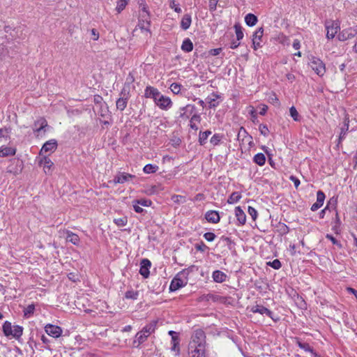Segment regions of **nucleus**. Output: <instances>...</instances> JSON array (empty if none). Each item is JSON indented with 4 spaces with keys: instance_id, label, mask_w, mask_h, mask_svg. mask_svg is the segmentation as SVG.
<instances>
[{
    "instance_id": "7ed1b4c3",
    "label": "nucleus",
    "mask_w": 357,
    "mask_h": 357,
    "mask_svg": "<svg viewBox=\"0 0 357 357\" xmlns=\"http://www.w3.org/2000/svg\"><path fill=\"white\" fill-rule=\"evenodd\" d=\"M312 69L319 76H323L326 73V67L324 63L319 59L312 56L309 63Z\"/></svg>"
},
{
    "instance_id": "e2e57ef3",
    "label": "nucleus",
    "mask_w": 357,
    "mask_h": 357,
    "mask_svg": "<svg viewBox=\"0 0 357 357\" xmlns=\"http://www.w3.org/2000/svg\"><path fill=\"white\" fill-rule=\"evenodd\" d=\"M132 206L135 211L137 213H142L144 211L142 207L139 206V204H137L135 200L132 202Z\"/></svg>"
},
{
    "instance_id": "4c0bfd02",
    "label": "nucleus",
    "mask_w": 357,
    "mask_h": 357,
    "mask_svg": "<svg viewBox=\"0 0 357 357\" xmlns=\"http://www.w3.org/2000/svg\"><path fill=\"white\" fill-rule=\"evenodd\" d=\"M277 230L282 236L285 235L289 232V227L286 224L282 222L278 223L277 226Z\"/></svg>"
},
{
    "instance_id": "5fc2aeb1",
    "label": "nucleus",
    "mask_w": 357,
    "mask_h": 357,
    "mask_svg": "<svg viewBox=\"0 0 357 357\" xmlns=\"http://www.w3.org/2000/svg\"><path fill=\"white\" fill-rule=\"evenodd\" d=\"M326 238L328 240H330L333 245H337L339 248H342L341 243L337 241L333 235L331 234H326Z\"/></svg>"
},
{
    "instance_id": "dca6fc26",
    "label": "nucleus",
    "mask_w": 357,
    "mask_h": 357,
    "mask_svg": "<svg viewBox=\"0 0 357 357\" xmlns=\"http://www.w3.org/2000/svg\"><path fill=\"white\" fill-rule=\"evenodd\" d=\"M325 194L321 191L319 190L317 192V202L314 203L311 206V211H316L324 204L325 199Z\"/></svg>"
},
{
    "instance_id": "393cba45",
    "label": "nucleus",
    "mask_w": 357,
    "mask_h": 357,
    "mask_svg": "<svg viewBox=\"0 0 357 357\" xmlns=\"http://www.w3.org/2000/svg\"><path fill=\"white\" fill-rule=\"evenodd\" d=\"M35 127L38 126V128H36L33 130L35 132L39 133L41 130H44L48 125L46 119L44 117H40L38 120H36L34 123Z\"/></svg>"
},
{
    "instance_id": "412c9836",
    "label": "nucleus",
    "mask_w": 357,
    "mask_h": 357,
    "mask_svg": "<svg viewBox=\"0 0 357 357\" xmlns=\"http://www.w3.org/2000/svg\"><path fill=\"white\" fill-rule=\"evenodd\" d=\"M212 278L215 282L222 283L226 281L227 275L221 271L215 270L212 273Z\"/></svg>"
},
{
    "instance_id": "1a4fd4ad",
    "label": "nucleus",
    "mask_w": 357,
    "mask_h": 357,
    "mask_svg": "<svg viewBox=\"0 0 357 357\" xmlns=\"http://www.w3.org/2000/svg\"><path fill=\"white\" fill-rule=\"evenodd\" d=\"M45 331L48 335L54 338L59 337L63 332L62 328L60 326L51 324H47L45 326Z\"/></svg>"
},
{
    "instance_id": "9b49d317",
    "label": "nucleus",
    "mask_w": 357,
    "mask_h": 357,
    "mask_svg": "<svg viewBox=\"0 0 357 357\" xmlns=\"http://www.w3.org/2000/svg\"><path fill=\"white\" fill-rule=\"evenodd\" d=\"M57 141L56 139H50L49 141H47L43 146H42V149L40 151V155H43L45 153L47 152H54L57 149Z\"/></svg>"
},
{
    "instance_id": "09e8293b",
    "label": "nucleus",
    "mask_w": 357,
    "mask_h": 357,
    "mask_svg": "<svg viewBox=\"0 0 357 357\" xmlns=\"http://www.w3.org/2000/svg\"><path fill=\"white\" fill-rule=\"evenodd\" d=\"M289 113H290V116L292 117V119L295 121H300L298 112H297V110L294 106H292L290 107Z\"/></svg>"
},
{
    "instance_id": "13d9d810",
    "label": "nucleus",
    "mask_w": 357,
    "mask_h": 357,
    "mask_svg": "<svg viewBox=\"0 0 357 357\" xmlns=\"http://www.w3.org/2000/svg\"><path fill=\"white\" fill-rule=\"evenodd\" d=\"M109 112L107 105L104 103L100 108L99 114L102 117H105Z\"/></svg>"
},
{
    "instance_id": "603ef678",
    "label": "nucleus",
    "mask_w": 357,
    "mask_h": 357,
    "mask_svg": "<svg viewBox=\"0 0 357 357\" xmlns=\"http://www.w3.org/2000/svg\"><path fill=\"white\" fill-rule=\"evenodd\" d=\"M180 109L181 111L186 110L190 116L195 112L196 107L193 105H187L185 107H183Z\"/></svg>"
},
{
    "instance_id": "4468645a",
    "label": "nucleus",
    "mask_w": 357,
    "mask_h": 357,
    "mask_svg": "<svg viewBox=\"0 0 357 357\" xmlns=\"http://www.w3.org/2000/svg\"><path fill=\"white\" fill-rule=\"evenodd\" d=\"M151 266V261L148 259H143L140 263L139 273L144 278H147L149 276V268Z\"/></svg>"
},
{
    "instance_id": "c03bdc74",
    "label": "nucleus",
    "mask_w": 357,
    "mask_h": 357,
    "mask_svg": "<svg viewBox=\"0 0 357 357\" xmlns=\"http://www.w3.org/2000/svg\"><path fill=\"white\" fill-rule=\"evenodd\" d=\"M241 137H243V140L244 139V138H248L249 139H252V137L250 135H248L246 130L243 127H241L238 130L237 135L238 139L240 140V138Z\"/></svg>"
},
{
    "instance_id": "052dcab7",
    "label": "nucleus",
    "mask_w": 357,
    "mask_h": 357,
    "mask_svg": "<svg viewBox=\"0 0 357 357\" xmlns=\"http://www.w3.org/2000/svg\"><path fill=\"white\" fill-rule=\"evenodd\" d=\"M204 237L207 241L212 242L215 240L216 236L213 232H206L204 234Z\"/></svg>"
},
{
    "instance_id": "9d476101",
    "label": "nucleus",
    "mask_w": 357,
    "mask_h": 357,
    "mask_svg": "<svg viewBox=\"0 0 357 357\" xmlns=\"http://www.w3.org/2000/svg\"><path fill=\"white\" fill-rule=\"evenodd\" d=\"M192 344L195 346L206 345V335L204 331L198 329L195 331L192 336Z\"/></svg>"
},
{
    "instance_id": "79ce46f5",
    "label": "nucleus",
    "mask_w": 357,
    "mask_h": 357,
    "mask_svg": "<svg viewBox=\"0 0 357 357\" xmlns=\"http://www.w3.org/2000/svg\"><path fill=\"white\" fill-rule=\"evenodd\" d=\"M128 3V0H119L117 1L116 10L118 13H120L123 10Z\"/></svg>"
},
{
    "instance_id": "72a5a7b5",
    "label": "nucleus",
    "mask_w": 357,
    "mask_h": 357,
    "mask_svg": "<svg viewBox=\"0 0 357 357\" xmlns=\"http://www.w3.org/2000/svg\"><path fill=\"white\" fill-rule=\"evenodd\" d=\"M253 161L259 166H263L266 162V157L264 153H257L254 158Z\"/></svg>"
},
{
    "instance_id": "de8ad7c7",
    "label": "nucleus",
    "mask_w": 357,
    "mask_h": 357,
    "mask_svg": "<svg viewBox=\"0 0 357 357\" xmlns=\"http://www.w3.org/2000/svg\"><path fill=\"white\" fill-rule=\"evenodd\" d=\"M114 222L118 226V227H123L127 225L128 223V218L127 217H122L119 218H115L114 220Z\"/></svg>"
},
{
    "instance_id": "ddd939ff",
    "label": "nucleus",
    "mask_w": 357,
    "mask_h": 357,
    "mask_svg": "<svg viewBox=\"0 0 357 357\" xmlns=\"http://www.w3.org/2000/svg\"><path fill=\"white\" fill-rule=\"evenodd\" d=\"M251 311L253 313H259L262 315L266 314L268 317L271 318L273 320L276 321V319H275L273 317V312L261 305H256L253 306L251 309ZM278 319H277V320Z\"/></svg>"
},
{
    "instance_id": "0eeeda50",
    "label": "nucleus",
    "mask_w": 357,
    "mask_h": 357,
    "mask_svg": "<svg viewBox=\"0 0 357 357\" xmlns=\"http://www.w3.org/2000/svg\"><path fill=\"white\" fill-rule=\"evenodd\" d=\"M357 34V26L350 27L342 30L337 35V38L340 41H345L348 39L354 38Z\"/></svg>"
},
{
    "instance_id": "a211bd4d",
    "label": "nucleus",
    "mask_w": 357,
    "mask_h": 357,
    "mask_svg": "<svg viewBox=\"0 0 357 357\" xmlns=\"http://www.w3.org/2000/svg\"><path fill=\"white\" fill-rule=\"evenodd\" d=\"M135 178V175L128 173H121L116 175L114 178V183H124L125 182L129 181L130 179Z\"/></svg>"
},
{
    "instance_id": "6e6552de",
    "label": "nucleus",
    "mask_w": 357,
    "mask_h": 357,
    "mask_svg": "<svg viewBox=\"0 0 357 357\" xmlns=\"http://www.w3.org/2000/svg\"><path fill=\"white\" fill-rule=\"evenodd\" d=\"M128 99L129 92L126 93L125 88H123L121 91V97L116 102V109L123 111L127 107Z\"/></svg>"
},
{
    "instance_id": "a18cd8bd",
    "label": "nucleus",
    "mask_w": 357,
    "mask_h": 357,
    "mask_svg": "<svg viewBox=\"0 0 357 357\" xmlns=\"http://www.w3.org/2000/svg\"><path fill=\"white\" fill-rule=\"evenodd\" d=\"M139 296V291L129 290L127 291L125 294V297L128 299L137 300Z\"/></svg>"
},
{
    "instance_id": "f8f14e48",
    "label": "nucleus",
    "mask_w": 357,
    "mask_h": 357,
    "mask_svg": "<svg viewBox=\"0 0 357 357\" xmlns=\"http://www.w3.org/2000/svg\"><path fill=\"white\" fill-rule=\"evenodd\" d=\"M264 29L262 27L257 29L252 36V45L255 50L261 47V38L263 37Z\"/></svg>"
},
{
    "instance_id": "8fccbe9b",
    "label": "nucleus",
    "mask_w": 357,
    "mask_h": 357,
    "mask_svg": "<svg viewBox=\"0 0 357 357\" xmlns=\"http://www.w3.org/2000/svg\"><path fill=\"white\" fill-rule=\"evenodd\" d=\"M169 7L177 13H181L182 12L180 5L177 3L175 0H170Z\"/></svg>"
},
{
    "instance_id": "6ab92c4d",
    "label": "nucleus",
    "mask_w": 357,
    "mask_h": 357,
    "mask_svg": "<svg viewBox=\"0 0 357 357\" xmlns=\"http://www.w3.org/2000/svg\"><path fill=\"white\" fill-rule=\"evenodd\" d=\"M206 220L211 223H218L220 222V218L219 213L216 211H209L205 214Z\"/></svg>"
},
{
    "instance_id": "4d7b16f0",
    "label": "nucleus",
    "mask_w": 357,
    "mask_h": 357,
    "mask_svg": "<svg viewBox=\"0 0 357 357\" xmlns=\"http://www.w3.org/2000/svg\"><path fill=\"white\" fill-rule=\"evenodd\" d=\"M259 130L260 133L264 135V137H267L269 133L268 128L266 125L265 124H260L259 127Z\"/></svg>"
},
{
    "instance_id": "37998d69",
    "label": "nucleus",
    "mask_w": 357,
    "mask_h": 357,
    "mask_svg": "<svg viewBox=\"0 0 357 357\" xmlns=\"http://www.w3.org/2000/svg\"><path fill=\"white\" fill-rule=\"evenodd\" d=\"M234 29L236 35V40H241L243 38V32L241 26L239 24H235Z\"/></svg>"
},
{
    "instance_id": "aec40b11",
    "label": "nucleus",
    "mask_w": 357,
    "mask_h": 357,
    "mask_svg": "<svg viewBox=\"0 0 357 357\" xmlns=\"http://www.w3.org/2000/svg\"><path fill=\"white\" fill-rule=\"evenodd\" d=\"M235 215L238 221V225H243L246 222V215L240 206L235 208Z\"/></svg>"
},
{
    "instance_id": "49530a36",
    "label": "nucleus",
    "mask_w": 357,
    "mask_h": 357,
    "mask_svg": "<svg viewBox=\"0 0 357 357\" xmlns=\"http://www.w3.org/2000/svg\"><path fill=\"white\" fill-rule=\"evenodd\" d=\"M266 264H267V266L272 267L275 270H278L282 266V264H281L280 261L278 259H275L272 261H268L266 263Z\"/></svg>"
},
{
    "instance_id": "7c9ffc66",
    "label": "nucleus",
    "mask_w": 357,
    "mask_h": 357,
    "mask_svg": "<svg viewBox=\"0 0 357 357\" xmlns=\"http://www.w3.org/2000/svg\"><path fill=\"white\" fill-rule=\"evenodd\" d=\"M179 342L180 340L178 336H173L172 338V351H176V355L178 356L180 354V348H179Z\"/></svg>"
},
{
    "instance_id": "c85d7f7f",
    "label": "nucleus",
    "mask_w": 357,
    "mask_h": 357,
    "mask_svg": "<svg viewBox=\"0 0 357 357\" xmlns=\"http://www.w3.org/2000/svg\"><path fill=\"white\" fill-rule=\"evenodd\" d=\"M257 21V17L252 13H248L245 17V22L248 26H255Z\"/></svg>"
},
{
    "instance_id": "bf43d9fd",
    "label": "nucleus",
    "mask_w": 357,
    "mask_h": 357,
    "mask_svg": "<svg viewBox=\"0 0 357 357\" xmlns=\"http://www.w3.org/2000/svg\"><path fill=\"white\" fill-rule=\"evenodd\" d=\"M248 212L249 215L252 217V219L253 220H255L257 219L258 213L255 208H253L252 206H248Z\"/></svg>"
},
{
    "instance_id": "4be33fe9",
    "label": "nucleus",
    "mask_w": 357,
    "mask_h": 357,
    "mask_svg": "<svg viewBox=\"0 0 357 357\" xmlns=\"http://www.w3.org/2000/svg\"><path fill=\"white\" fill-rule=\"evenodd\" d=\"M221 97L220 95L213 93L210 96H208L206 98V100L208 101V103L209 105L210 108H215L218 107L220 104V101H218V99H220Z\"/></svg>"
},
{
    "instance_id": "774afa93",
    "label": "nucleus",
    "mask_w": 357,
    "mask_h": 357,
    "mask_svg": "<svg viewBox=\"0 0 357 357\" xmlns=\"http://www.w3.org/2000/svg\"><path fill=\"white\" fill-rule=\"evenodd\" d=\"M222 52V48L211 49L209 51V54L211 56H217Z\"/></svg>"
},
{
    "instance_id": "5701e85b",
    "label": "nucleus",
    "mask_w": 357,
    "mask_h": 357,
    "mask_svg": "<svg viewBox=\"0 0 357 357\" xmlns=\"http://www.w3.org/2000/svg\"><path fill=\"white\" fill-rule=\"evenodd\" d=\"M16 149L8 146L0 147V157L13 156L16 153Z\"/></svg>"
},
{
    "instance_id": "338daca9",
    "label": "nucleus",
    "mask_w": 357,
    "mask_h": 357,
    "mask_svg": "<svg viewBox=\"0 0 357 357\" xmlns=\"http://www.w3.org/2000/svg\"><path fill=\"white\" fill-rule=\"evenodd\" d=\"M268 110V106L266 105H261L259 106V114L260 115H265L266 112Z\"/></svg>"
},
{
    "instance_id": "2eb2a0df",
    "label": "nucleus",
    "mask_w": 357,
    "mask_h": 357,
    "mask_svg": "<svg viewBox=\"0 0 357 357\" xmlns=\"http://www.w3.org/2000/svg\"><path fill=\"white\" fill-rule=\"evenodd\" d=\"M39 165L43 166L45 174H50L51 167L54 165L52 161L46 155H43L39 161Z\"/></svg>"
},
{
    "instance_id": "0e129e2a",
    "label": "nucleus",
    "mask_w": 357,
    "mask_h": 357,
    "mask_svg": "<svg viewBox=\"0 0 357 357\" xmlns=\"http://www.w3.org/2000/svg\"><path fill=\"white\" fill-rule=\"evenodd\" d=\"M11 129L10 128H0V138L1 137H6L7 138L8 136L5 135V132L9 133L10 132Z\"/></svg>"
},
{
    "instance_id": "e433bc0d",
    "label": "nucleus",
    "mask_w": 357,
    "mask_h": 357,
    "mask_svg": "<svg viewBox=\"0 0 357 357\" xmlns=\"http://www.w3.org/2000/svg\"><path fill=\"white\" fill-rule=\"evenodd\" d=\"M23 334V327L19 325L13 326V334L11 335L15 339H19Z\"/></svg>"
},
{
    "instance_id": "b1692460",
    "label": "nucleus",
    "mask_w": 357,
    "mask_h": 357,
    "mask_svg": "<svg viewBox=\"0 0 357 357\" xmlns=\"http://www.w3.org/2000/svg\"><path fill=\"white\" fill-rule=\"evenodd\" d=\"M192 23V17L190 14H185L181 21V28L185 31L188 29Z\"/></svg>"
},
{
    "instance_id": "f704fd0d",
    "label": "nucleus",
    "mask_w": 357,
    "mask_h": 357,
    "mask_svg": "<svg viewBox=\"0 0 357 357\" xmlns=\"http://www.w3.org/2000/svg\"><path fill=\"white\" fill-rule=\"evenodd\" d=\"M3 332L5 336L8 337L13 334V329L11 323L8 321H6L2 326Z\"/></svg>"
},
{
    "instance_id": "58836bf2",
    "label": "nucleus",
    "mask_w": 357,
    "mask_h": 357,
    "mask_svg": "<svg viewBox=\"0 0 357 357\" xmlns=\"http://www.w3.org/2000/svg\"><path fill=\"white\" fill-rule=\"evenodd\" d=\"M158 168V166L155 165L147 164L144 167L143 171L146 174H151L156 172Z\"/></svg>"
},
{
    "instance_id": "a19ab883",
    "label": "nucleus",
    "mask_w": 357,
    "mask_h": 357,
    "mask_svg": "<svg viewBox=\"0 0 357 357\" xmlns=\"http://www.w3.org/2000/svg\"><path fill=\"white\" fill-rule=\"evenodd\" d=\"M35 311V305L33 304L29 305L26 307L23 310L24 317L29 318L30 317Z\"/></svg>"
},
{
    "instance_id": "c756f323",
    "label": "nucleus",
    "mask_w": 357,
    "mask_h": 357,
    "mask_svg": "<svg viewBox=\"0 0 357 357\" xmlns=\"http://www.w3.org/2000/svg\"><path fill=\"white\" fill-rule=\"evenodd\" d=\"M195 349L192 353V357H206V345L195 346Z\"/></svg>"
},
{
    "instance_id": "3c124183",
    "label": "nucleus",
    "mask_w": 357,
    "mask_h": 357,
    "mask_svg": "<svg viewBox=\"0 0 357 357\" xmlns=\"http://www.w3.org/2000/svg\"><path fill=\"white\" fill-rule=\"evenodd\" d=\"M182 85L178 83H172L169 87L170 90L174 94H178L181 91Z\"/></svg>"
},
{
    "instance_id": "6e6d98bb",
    "label": "nucleus",
    "mask_w": 357,
    "mask_h": 357,
    "mask_svg": "<svg viewBox=\"0 0 357 357\" xmlns=\"http://www.w3.org/2000/svg\"><path fill=\"white\" fill-rule=\"evenodd\" d=\"M135 201L137 204H139L142 206H150L152 204V202L147 199H135Z\"/></svg>"
},
{
    "instance_id": "69168bd1",
    "label": "nucleus",
    "mask_w": 357,
    "mask_h": 357,
    "mask_svg": "<svg viewBox=\"0 0 357 357\" xmlns=\"http://www.w3.org/2000/svg\"><path fill=\"white\" fill-rule=\"evenodd\" d=\"M289 179L294 183L296 188H297L299 186L301 182H300V180L297 177L291 175V176H290Z\"/></svg>"
},
{
    "instance_id": "39448f33",
    "label": "nucleus",
    "mask_w": 357,
    "mask_h": 357,
    "mask_svg": "<svg viewBox=\"0 0 357 357\" xmlns=\"http://www.w3.org/2000/svg\"><path fill=\"white\" fill-rule=\"evenodd\" d=\"M150 26L151 20L150 17H149V15H141L138 24L135 29L133 30V32L136 31L137 28H139L142 32H146L151 34Z\"/></svg>"
},
{
    "instance_id": "bb28decb",
    "label": "nucleus",
    "mask_w": 357,
    "mask_h": 357,
    "mask_svg": "<svg viewBox=\"0 0 357 357\" xmlns=\"http://www.w3.org/2000/svg\"><path fill=\"white\" fill-rule=\"evenodd\" d=\"M66 233V241L68 242H70L75 245H79V237L77 234L67 230Z\"/></svg>"
},
{
    "instance_id": "f03ea898",
    "label": "nucleus",
    "mask_w": 357,
    "mask_h": 357,
    "mask_svg": "<svg viewBox=\"0 0 357 357\" xmlns=\"http://www.w3.org/2000/svg\"><path fill=\"white\" fill-rule=\"evenodd\" d=\"M157 324L158 321L153 320L136 334L133 343H137V347L143 344L147 340V337L155 332Z\"/></svg>"
},
{
    "instance_id": "680f3d73",
    "label": "nucleus",
    "mask_w": 357,
    "mask_h": 357,
    "mask_svg": "<svg viewBox=\"0 0 357 357\" xmlns=\"http://www.w3.org/2000/svg\"><path fill=\"white\" fill-rule=\"evenodd\" d=\"M41 341L43 342V344H45V349H46L47 350H50V351L52 350V349L49 346V343L50 342V340L45 335H42V336H41Z\"/></svg>"
},
{
    "instance_id": "cd10ccee",
    "label": "nucleus",
    "mask_w": 357,
    "mask_h": 357,
    "mask_svg": "<svg viewBox=\"0 0 357 357\" xmlns=\"http://www.w3.org/2000/svg\"><path fill=\"white\" fill-rule=\"evenodd\" d=\"M297 345L299 348L305 350V351L310 352L314 357H321V356L318 355L313 349V348L307 342H302L301 341H297Z\"/></svg>"
},
{
    "instance_id": "2f4dec72",
    "label": "nucleus",
    "mask_w": 357,
    "mask_h": 357,
    "mask_svg": "<svg viewBox=\"0 0 357 357\" xmlns=\"http://www.w3.org/2000/svg\"><path fill=\"white\" fill-rule=\"evenodd\" d=\"M181 50L185 52H190L193 50V44L190 38H185L183 41Z\"/></svg>"
},
{
    "instance_id": "f3484780",
    "label": "nucleus",
    "mask_w": 357,
    "mask_h": 357,
    "mask_svg": "<svg viewBox=\"0 0 357 357\" xmlns=\"http://www.w3.org/2000/svg\"><path fill=\"white\" fill-rule=\"evenodd\" d=\"M160 94L158 89L151 86H146L144 91V96L147 98H153L154 102Z\"/></svg>"
},
{
    "instance_id": "ea45409f",
    "label": "nucleus",
    "mask_w": 357,
    "mask_h": 357,
    "mask_svg": "<svg viewBox=\"0 0 357 357\" xmlns=\"http://www.w3.org/2000/svg\"><path fill=\"white\" fill-rule=\"evenodd\" d=\"M222 138H223V135L222 134L215 133L211 138L210 142L213 146H217V145L220 144V143L221 142Z\"/></svg>"
},
{
    "instance_id": "423d86ee",
    "label": "nucleus",
    "mask_w": 357,
    "mask_h": 357,
    "mask_svg": "<svg viewBox=\"0 0 357 357\" xmlns=\"http://www.w3.org/2000/svg\"><path fill=\"white\" fill-rule=\"evenodd\" d=\"M155 103L157 105V106L159 107L160 109L162 110H167L172 106V102L171 99L167 96L162 95L161 93L155 100Z\"/></svg>"
},
{
    "instance_id": "20e7f679",
    "label": "nucleus",
    "mask_w": 357,
    "mask_h": 357,
    "mask_svg": "<svg viewBox=\"0 0 357 357\" xmlns=\"http://www.w3.org/2000/svg\"><path fill=\"white\" fill-rule=\"evenodd\" d=\"M325 27L327 31L326 38L328 39H333L340 29V25L338 21H327L325 23Z\"/></svg>"
},
{
    "instance_id": "c9c22d12",
    "label": "nucleus",
    "mask_w": 357,
    "mask_h": 357,
    "mask_svg": "<svg viewBox=\"0 0 357 357\" xmlns=\"http://www.w3.org/2000/svg\"><path fill=\"white\" fill-rule=\"evenodd\" d=\"M211 135V131L206 130L204 132H200L199 135V142L200 145H204L209 135Z\"/></svg>"
},
{
    "instance_id": "864d4df0",
    "label": "nucleus",
    "mask_w": 357,
    "mask_h": 357,
    "mask_svg": "<svg viewBox=\"0 0 357 357\" xmlns=\"http://www.w3.org/2000/svg\"><path fill=\"white\" fill-rule=\"evenodd\" d=\"M195 248L197 250L202 252H205L206 250L208 249V247L202 241L200 242L199 243L195 244Z\"/></svg>"
},
{
    "instance_id": "f257e3e1",
    "label": "nucleus",
    "mask_w": 357,
    "mask_h": 357,
    "mask_svg": "<svg viewBox=\"0 0 357 357\" xmlns=\"http://www.w3.org/2000/svg\"><path fill=\"white\" fill-rule=\"evenodd\" d=\"M195 266H191L183 269L174 278L169 285V291H175L188 284V278L190 272H192Z\"/></svg>"
},
{
    "instance_id": "473e14b6",
    "label": "nucleus",
    "mask_w": 357,
    "mask_h": 357,
    "mask_svg": "<svg viewBox=\"0 0 357 357\" xmlns=\"http://www.w3.org/2000/svg\"><path fill=\"white\" fill-rule=\"evenodd\" d=\"M241 199V194L239 192H232L227 199V203L233 204L237 203Z\"/></svg>"
},
{
    "instance_id": "a878e982",
    "label": "nucleus",
    "mask_w": 357,
    "mask_h": 357,
    "mask_svg": "<svg viewBox=\"0 0 357 357\" xmlns=\"http://www.w3.org/2000/svg\"><path fill=\"white\" fill-rule=\"evenodd\" d=\"M349 116H348V114H346L345 117L344 119V125L340 128L341 131H340V136H339L340 141L344 139L347 132L349 129Z\"/></svg>"
}]
</instances>
